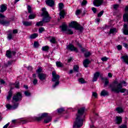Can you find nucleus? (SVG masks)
I'll return each instance as SVG.
<instances>
[{"mask_svg":"<svg viewBox=\"0 0 128 128\" xmlns=\"http://www.w3.org/2000/svg\"><path fill=\"white\" fill-rule=\"evenodd\" d=\"M38 34L34 33L30 36V38L34 40V38H38Z\"/></svg>","mask_w":128,"mask_h":128,"instance_id":"28","label":"nucleus"},{"mask_svg":"<svg viewBox=\"0 0 128 128\" xmlns=\"http://www.w3.org/2000/svg\"><path fill=\"white\" fill-rule=\"evenodd\" d=\"M84 110H86V107H82L78 110L76 120L73 125L74 128H80L84 124V119L82 118H84Z\"/></svg>","mask_w":128,"mask_h":128,"instance_id":"2","label":"nucleus"},{"mask_svg":"<svg viewBox=\"0 0 128 128\" xmlns=\"http://www.w3.org/2000/svg\"><path fill=\"white\" fill-rule=\"evenodd\" d=\"M50 42H52V44H56V38H54V37H52L50 40Z\"/></svg>","mask_w":128,"mask_h":128,"instance_id":"42","label":"nucleus"},{"mask_svg":"<svg viewBox=\"0 0 128 128\" xmlns=\"http://www.w3.org/2000/svg\"><path fill=\"white\" fill-rule=\"evenodd\" d=\"M79 82H80V84H86V80H84V78H80L78 79Z\"/></svg>","mask_w":128,"mask_h":128,"instance_id":"38","label":"nucleus"},{"mask_svg":"<svg viewBox=\"0 0 128 128\" xmlns=\"http://www.w3.org/2000/svg\"><path fill=\"white\" fill-rule=\"evenodd\" d=\"M118 4H115L114 5V10H118Z\"/></svg>","mask_w":128,"mask_h":128,"instance_id":"57","label":"nucleus"},{"mask_svg":"<svg viewBox=\"0 0 128 128\" xmlns=\"http://www.w3.org/2000/svg\"><path fill=\"white\" fill-rule=\"evenodd\" d=\"M64 112V108H60L58 109V114H62Z\"/></svg>","mask_w":128,"mask_h":128,"instance_id":"37","label":"nucleus"},{"mask_svg":"<svg viewBox=\"0 0 128 128\" xmlns=\"http://www.w3.org/2000/svg\"><path fill=\"white\" fill-rule=\"evenodd\" d=\"M90 64V60L88 58L86 59L83 62V65H84V66L85 68H88Z\"/></svg>","mask_w":128,"mask_h":128,"instance_id":"17","label":"nucleus"},{"mask_svg":"<svg viewBox=\"0 0 128 128\" xmlns=\"http://www.w3.org/2000/svg\"><path fill=\"white\" fill-rule=\"evenodd\" d=\"M52 82H55L54 84L52 86V88H55L56 86L60 84V75L56 74V71H53L52 72Z\"/></svg>","mask_w":128,"mask_h":128,"instance_id":"5","label":"nucleus"},{"mask_svg":"<svg viewBox=\"0 0 128 128\" xmlns=\"http://www.w3.org/2000/svg\"><path fill=\"white\" fill-rule=\"evenodd\" d=\"M92 10L94 14H96V8L92 7Z\"/></svg>","mask_w":128,"mask_h":128,"instance_id":"54","label":"nucleus"},{"mask_svg":"<svg viewBox=\"0 0 128 128\" xmlns=\"http://www.w3.org/2000/svg\"><path fill=\"white\" fill-rule=\"evenodd\" d=\"M18 30L15 29V30H13L14 34H18Z\"/></svg>","mask_w":128,"mask_h":128,"instance_id":"56","label":"nucleus"},{"mask_svg":"<svg viewBox=\"0 0 128 128\" xmlns=\"http://www.w3.org/2000/svg\"><path fill=\"white\" fill-rule=\"evenodd\" d=\"M23 24L26 26H32V22H23Z\"/></svg>","mask_w":128,"mask_h":128,"instance_id":"32","label":"nucleus"},{"mask_svg":"<svg viewBox=\"0 0 128 128\" xmlns=\"http://www.w3.org/2000/svg\"><path fill=\"white\" fill-rule=\"evenodd\" d=\"M104 2V0H94L93 4L95 6H100Z\"/></svg>","mask_w":128,"mask_h":128,"instance_id":"11","label":"nucleus"},{"mask_svg":"<svg viewBox=\"0 0 128 128\" xmlns=\"http://www.w3.org/2000/svg\"><path fill=\"white\" fill-rule=\"evenodd\" d=\"M122 117L116 116V117L115 119V122L117 124H122Z\"/></svg>","mask_w":128,"mask_h":128,"instance_id":"14","label":"nucleus"},{"mask_svg":"<svg viewBox=\"0 0 128 128\" xmlns=\"http://www.w3.org/2000/svg\"><path fill=\"white\" fill-rule=\"evenodd\" d=\"M46 4L49 6H52L54 5V2L52 0H47L46 1Z\"/></svg>","mask_w":128,"mask_h":128,"instance_id":"19","label":"nucleus"},{"mask_svg":"<svg viewBox=\"0 0 128 128\" xmlns=\"http://www.w3.org/2000/svg\"><path fill=\"white\" fill-rule=\"evenodd\" d=\"M56 66L58 68H64V64L60 62H56Z\"/></svg>","mask_w":128,"mask_h":128,"instance_id":"26","label":"nucleus"},{"mask_svg":"<svg viewBox=\"0 0 128 128\" xmlns=\"http://www.w3.org/2000/svg\"><path fill=\"white\" fill-rule=\"evenodd\" d=\"M81 52H86V49H84V48H82L81 49Z\"/></svg>","mask_w":128,"mask_h":128,"instance_id":"63","label":"nucleus"},{"mask_svg":"<svg viewBox=\"0 0 128 128\" xmlns=\"http://www.w3.org/2000/svg\"><path fill=\"white\" fill-rule=\"evenodd\" d=\"M0 82L1 84H6V82H4V80H0Z\"/></svg>","mask_w":128,"mask_h":128,"instance_id":"58","label":"nucleus"},{"mask_svg":"<svg viewBox=\"0 0 128 128\" xmlns=\"http://www.w3.org/2000/svg\"><path fill=\"white\" fill-rule=\"evenodd\" d=\"M81 12H82V10H76V16H78V15H80V14H81Z\"/></svg>","mask_w":128,"mask_h":128,"instance_id":"48","label":"nucleus"},{"mask_svg":"<svg viewBox=\"0 0 128 128\" xmlns=\"http://www.w3.org/2000/svg\"><path fill=\"white\" fill-rule=\"evenodd\" d=\"M67 50H71L72 52H78V48H76L74 47V45L72 44H70L66 46Z\"/></svg>","mask_w":128,"mask_h":128,"instance_id":"9","label":"nucleus"},{"mask_svg":"<svg viewBox=\"0 0 128 128\" xmlns=\"http://www.w3.org/2000/svg\"><path fill=\"white\" fill-rule=\"evenodd\" d=\"M122 84L124 86H126V81H122L118 83V81L115 80L112 84H109L108 88H110L112 92H116V94L126 92V89L122 88Z\"/></svg>","mask_w":128,"mask_h":128,"instance_id":"1","label":"nucleus"},{"mask_svg":"<svg viewBox=\"0 0 128 128\" xmlns=\"http://www.w3.org/2000/svg\"><path fill=\"white\" fill-rule=\"evenodd\" d=\"M36 72L38 74H42L40 72H42V68H39Z\"/></svg>","mask_w":128,"mask_h":128,"instance_id":"41","label":"nucleus"},{"mask_svg":"<svg viewBox=\"0 0 128 128\" xmlns=\"http://www.w3.org/2000/svg\"><path fill=\"white\" fill-rule=\"evenodd\" d=\"M6 56L7 58H12V51L7 50L6 52Z\"/></svg>","mask_w":128,"mask_h":128,"instance_id":"30","label":"nucleus"},{"mask_svg":"<svg viewBox=\"0 0 128 128\" xmlns=\"http://www.w3.org/2000/svg\"><path fill=\"white\" fill-rule=\"evenodd\" d=\"M78 70H80V67L78 65H74L73 68V70L75 72H78Z\"/></svg>","mask_w":128,"mask_h":128,"instance_id":"29","label":"nucleus"},{"mask_svg":"<svg viewBox=\"0 0 128 128\" xmlns=\"http://www.w3.org/2000/svg\"><path fill=\"white\" fill-rule=\"evenodd\" d=\"M114 32H116V28H111L109 32V34H114Z\"/></svg>","mask_w":128,"mask_h":128,"instance_id":"33","label":"nucleus"},{"mask_svg":"<svg viewBox=\"0 0 128 128\" xmlns=\"http://www.w3.org/2000/svg\"><path fill=\"white\" fill-rule=\"evenodd\" d=\"M123 33L125 34V36H128V24H124Z\"/></svg>","mask_w":128,"mask_h":128,"instance_id":"13","label":"nucleus"},{"mask_svg":"<svg viewBox=\"0 0 128 128\" xmlns=\"http://www.w3.org/2000/svg\"><path fill=\"white\" fill-rule=\"evenodd\" d=\"M12 88H10V90L8 92V96H7V100H10L12 96Z\"/></svg>","mask_w":128,"mask_h":128,"instance_id":"24","label":"nucleus"},{"mask_svg":"<svg viewBox=\"0 0 128 128\" xmlns=\"http://www.w3.org/2000/svg\"><path fill=\"white\" fill-rule=\"evenodd\" d=\"M104 10H102L101 12H100L98 14V18H100L104 14Z\"/></svg>","mask_w":128,"mask_h":128,"instance_id":"44","label":"nucleus"},{"mask_svg":"<svg viewBox=\"0 0 128 128\" xmlns=\"http://www.w3.org/2000/svg\"><path fill=\"white\" fill-rule=\"evenodd\" d=\"M100 73L99 72H97L94 74V76L93 77L92 82H96L98 80V76H100Z\"/></svg>","mask_w":128,"mask_h":128,"instance_id":"12","label":"nucleus"},{"mask_svg":"<svg viewBox=\"0 0 128 128\" xmlns=\"http://www.w3.org/2000/svg\"><path fill=\"white\" fill-rule=\"evenodd\" d=\"M16 51L11 52V54H12L13 56H16Z\"/></svg>","mask_w":128,"mask_h":128,"instance_id":"61","label":"nucleus"},{"mask_svg":"<svg viewBox=\"0 0 128 128\" xmlns=\"http://www.w3.org/2000/svg\"><path fill=\"white\" fill-rule=\"evenodd\" d=\"M117 50H121L122 48V45H118L117 46Z\"/></svg>","mask_w":128,"mask_h":128,"instance_id":"50","label":"nucleus"},{"mask_svg":"<svg viewBox=\"0 0 128 128\" xmlns=\"http://www.w3.org/2000/svg\"><path fill=\"white\" fill-rule=\"evenodd\" d=\"M123 46H124V48H128V45L126 43H123Z\"/></svg>","mask_w":128,"mask_h":128,"instance_id":"59","label":"nucleus"},{"mask_svg":"<svg viewBox=\"0 0 128 128\" xmlns=\"http://www.w3.org/2000/svg\"><path fill=\"white\" fill-rule=\"evenodd\" d=\"M34 46L36 48H38L40 46V44H38V42H34Z\"/></svg>","mask_w":128,"mask_h":128,"instance_id":"35","label":"nucleus"},{"mask_svg":"<svg viewBox=\"0 0 128 128\" xmlns=\"http://www.w3.org/2000/svg\"><path fill=\"white\" fill-rule=\"evenodd\" d=\"M60 28H62V32H66L68 30V25L66 24H63L62 26H60Z\"/></svg>","mask_w":128,"mask_h":128,"instance_id":"22","label":"nucleus"},{"mask_svg":"<svg viewBox=\"0 0 128 128\" xmlns=\"http://www.w3.org/2000/svg\"><path fill=\"white\" fill-rule=\"evenodd\" d=\"M38 78L40 80H46V74L44 73L39 74H38Z\"/></svg>","mask_w":128,"mask_h":128,"instance_id":"16","label":"nucleus"},{"mask_svg":"<svg viewBox=\"0 0 128 128\" xmlns=\"http://www.w3.org/2000/svg\"><path fill=\"white\" fill-rule=\"evenodd\" d=\"M101 80H104V88H106V86H108V84H110V81L108 80V78H101Z\"/></svg>","mask_w":128,"mask_h":128,"instance_id":"18","label":"nucleus"},{"mask_svg":"<svg viewBox=\"0 0 128 128\" xmlns=\"http://www.w3.org/2000/svg\"><path fill=\"white\" fill-rule=\"evenodd\" d=\"M0 12H4L8 9V8L6 6H4V4H2L0 6Z\"/></svg>","mask_w":128,"mask_h":128,"instance_id":"21","label":"nucleus"},{"mask_svg":"<svg viewBox=\"0 0 128 128\" xmlns=\"http://www.w3.org/2000/svg\"><path fill=\"white\" fill-rule=\"evenodd\" d=\"M108 92L103 90L100 93L101 96H108Z\"/></svg>","mask_w":128,"mask_h":128,"instance_id":"23","label":"nucleus"},{"mask_svg":"<svg viewBox=\"0 0 128 128\" xmlns=\"http://www.w3.org/2000/svg\"><path fill=\"white\" fill-rule=\"evenodd\" d=\"M36 18V14H32L28 16L29 20H34V18Z\"/></svg>","mask_w":128,"mask_h":128,"instance_id":"34","label":"nucleus"},{"mask_svg":"<svg viewBox=\"0 0 128 128\" xmlns=\"http://www.w3.org/2000/svg\"><path fill=\"white\" fill-rule=\"evenodd\" d=\"M50 48L48 46H44L42 47V50H43L44 52H46Z\"/></svg>","mask_w":128,"mask_h":128,"instance_id":"36","label":"nucleus"},{"mask_svg":"<svg viewBox=\"0 0 128 128\" xmlns=\"http://www.w3.org/2000/svg\"><path fill=\"white\" fill-rule=\"evenodd\" d=\"M86 4H88V2L86 0H83L81 4H82V6H86Z\"/></svg>","mask_w":128,"mask_h":128,"instance_id":"49","label":"nucleus"},{"mask_svg":"<svg viewBox=\"0 0 128 128\" xmlns=\"http://www.w3.org/2000/svg\"><path fill=\"white\" fill-rule=\"evenodd\" d=\"M116 110L118 114H122V112H124V110H122V108L120 107L116 108Z\"/></svg>","mask_w":128,"mask_h":128,"instance_id":"27","label":"nucleus"},{"mask_svg":"<svg viewBox=\"0 0 128 128\" xmlns=\"http://www.w3.org/2000/svg\"><path fill=\"white\" fill-rule=\"evenodd\" d=\"M44 31V28L42 27L40 28H39L38 32H39V34H42V32Z\"/></svg>","mask_w":128,"mask_h":128,"instance_id":"46","label":"nucleus"},{"mask_svg":"<svg viewBox=\"0 0 128 128\" xmlns=\"http://www.w3.org/2000/svg\"><path fill=\"white\" fill-rule=\"evenodd\" d=\"M42 14H41L42 16H44L42 20L43 22H48L50 20V17L48 14V12L46 11V8H42Z\"/></svg>","mask_w":128,"mask_h":128,"instance_id":"4","label":"nucleus"},{"mask_svg":"<svg viewBox=\"0 0 128 128\" xmlns=\"http://www.w3.org/2000/svg\"><path fill=\"white\" fill-rule=\"evenodd\" d=\"M44 22L42 20V21H40L39 22H37L36 23V26H44Z\"/></svg>","mask_w":128,"mask_h":128,"instance_id":"31","label":"nucleus"},{"mask_svg":"<svg viewBox=\"0 0 128 128\" xmlns=\"http://www.w3.org/2000/svg\"><path fill=\"white\" fill-rule=\"evenodd\" d=\"M102 62H106L108 60V58L106 57H103L101 58Z\"/></svg>","mask_w":128,"mask_h":128,"instance_id":"53","label":"nucleus"},{"mask_svg":"<svg viewBox=\"0 0 128 128\" xmlns=\"http://www.w3.org/2000/svg\"><path fill=\"white\" fill-rule=\"evenodd\" d=\"M18 103L14 104L13 106H10V104H6V108L8 110H16V108H18Z\"/></svg>","mask_w":128,"mask_h":128,"instance_id":"10","label":"nucleus"},{"mask_svg":"<svg viewBox=\"0 0 128 128\" xmlns=\"http://www.w3.org/2000/svg\"><path fill=\"white\" fill-rule=\"evenodd\" d=\"M24 94L26 96H30V93L28 91H25Z\"/></svg>","mask_w":128,"mask_h":128,"instance_id":"47","label":"nucleus"},{"mask_svg":"<svg viewBox=\"0 0 128 128\" xmlns=\"http://www.w3.org/2000/svg\"><path fill=\"white\" fill-rule=\"evenodd\" d=\"M66 32H67V34H74V32H72V29L68 28L67 29Z\"/></svg>","mask_w":128,"mask_h":128,"instance_id":"40","label":"nucleus"},{"mask_svg":"<svg viewBox=\"0 0 128 128\" xmlns=\"http://www.w3.org/2000/svg\"><path fill=\"white\" fill-rule=\"evenodd\" d=\"M120 128H126V125H121L120 126Z\"/></svg>","mask_w":128,"mask_h":128,"instance_id":"60","label":"nucleus"},{"mask_svg":"<svg viewBox=\"0 0 128 128\" xmlns=\"http://www.w3.org/2000/svg\"><path fill=\"white\" fill-rule=\"evenodd\" d=\"M48 113H43L40 117H34L33 120H36L37 122H40V120H42L46 118L44 120V124H48V122H52V116H48Z\"/></svg>","mask_w":128,"mask_h":128,"instance_id":"3","label":"nucleus"},{"mask_svg":"<svg viewBox=\"0 0 128 128\" xmlns=\"http://www.w3.org/2000/svg\"><path fill=\"white\" fill-rule=\"evenodd\" d=\"M92 96H94V98H98V94L96 92H92Z\"/></svg>","mask_w":128,"mask_h":128,"instance_id":"52","label":"nucleus"},{"mask_svg":"<svg viewBox=\"0 0 128 128\" xmlns=\"http://www.w3.org/2000/svg\"><path fill=\"white\" fill-rule=\"evenodd\" d=\"M59 5V9L60 10V18H64V16H66V12H64V10H62L64 8V4L63 3H60L58 4Z\"/></svg>","mask_w":128,"mask_h":128,"instance_id":"8","label":"nucleus"},{"mask_svg":"<svg viewBox=\"0 0 128 128\" xmlns=\"http://www.w3.org/2000/svg\"><path fill=\"white\" fill-rule=\"evenodd\" d=\"M36 84H38V79H36V78L34 79L33 84H34V86H36Z\"/></svg>","mask_w":128,"mask_h":128,"instance_id":"51","label":"nucleus"},{"mask_svg":"<svg viewBox=\"0 0 128 128\" xmlns=\"http://www.w3.org/2000/svg\"><path fill=\"white\" fill-rule=\"evenodd\" d=\"M14 86L16 88H20V82H16Z\"/></svg>","mask_w":128,"mask_h":128,"instance_id":"45","label":"nucleus"},{"mask_svg":"<svg viewBox=\"0 0 128 128\" xmlns=\"http://www.w3.org/2000/svg\"><path fill=\"white\" fill-rule=\"evenodd\" d=\"M125 12H128V6H126L125 8Z\"/></svg>","mask_w":128,"mask_h":128,"instance_id":"64","label":"nucleus"},{"mask_svg":"<svg viewBox=\"0 0 128 128\" xmlns=\"http://www.w3.org/2000/svg\"><path fill=\"white\" fill-rule=\"evenodd\" d=\"M13 62H14V61H12V60H10V61H8V66H10L11 64H12Z\"/></svg>","mask_w":128,"mask_h":128,"instance_id":"55","label":"nucleus"},{"mask_svg":"<svg viewBox=\"0 0 128 128\" xmlns=\"http://www.w3.org/2000/svg\"><path fill=\"white\" fill-rule=\"evenodd\" d=\"M8 32H9V34H7L8 40H12V38H14V34H12V30H9L8 31Z\"/></svg>","mask_w":128,"mask_h":128,"instance_id":"15","label":"nucleus"},{"mask_svg":"<svg viewBox=\"0 0 128 128\" xmlns=\"http://www.w3.org/2000/svg\"><path fill=\"white\" fill-rule=\"evenodd\" d=\"M69 26L70 28H75V30H80V32H82L84 30V27L80 26V24H78L76 22L73 21L71 22Z\"/></svg>","mask_w":128,"mask_h":128,"instance_id":"6","label":"nucleus"},{"mask_svg":"<svg viewBox=\"0 0 128 128\" xmlns=\"http://www.w3.org/2000/svg\"><path fill=\"white\" fill-rule=\"evenodd\" d=\"M27 10H28V14H32V7L28 5V6Z\"/></svg>","mask_w":128,"mask_h":128,"instance_id":"43","label":"nucleus"},{"mask_svg":"<svg viewBox=\"0 0 128 128\" xmlns=\"http://www.w3.org/2000/svg\"><path fill=\"white\" fill-rule=\"evenodd\" d=\"M121 58H122L124 62L128 64V56L127 55L122 56Z\"/></svg>","mask_w":128,"mask_h":128,"instance_id":"25","label":"nucleus"},{"mask_svg":"<svg viewBox=\"0 0 128 128\" xmlns=\"http://www.w3.org/2000/svg\"><path fill=\"white\" fill-rule=\"evenodd\" d=\"M0 24L3 26H8L10 24V21L0 19Z\"/></svg>","mask_w":128,"mask_h":128,"instance_id":"20","label":"nucleus"},{"mask_svg":"<svg viewBox=\"0 0 128 128\" xmlns=\"http://www.w3.org/2000/svg\"><path fill=\"white\" fill-rule=\"evenodd\" d=\"M22 93L18 92L16 94H15L12 98V102H20V100H22Z\"/></svg>","mask_w":128,"mask_h":128,"instance_id":"7","label":"nucleus"},{"mask_svg":"<svg viewBox=\"0 0 128 128\" xmlns=\"http://www.w3.org/2000/svg\"><path fill=\"white\" fill-rule=\"evenodd\" d=\"M91 54H92L90 53V52H88L84 53V56L85 58H88V56H90Z\"/></svg>","mask_w":128,"mask_h":128,"instance_id":"39","label":"nucleus"},{"mask_svg":"<svg viewBox=\"0 0 128 128\" xmlns=\"http://www.w3.org/2000/svg\"><path fill=\"white\" fill-rule=\"evenodd\" d=\"M8 126H10V123H8L7 124H6L4 127L3 128H8Z\"/></svg>","mask_w":128,"mask_h":128,"instance_id":"62","label":"nucleus"}]
</instances>
